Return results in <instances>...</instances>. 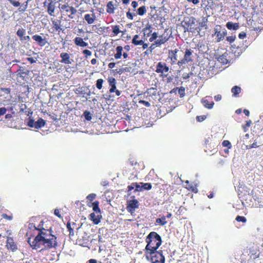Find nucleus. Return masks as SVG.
Returning <instances> with one entry per match:
<instances>
[{"instance_id": "1", "label": "nucleus", "mask_w": 263, "mask_h": 263, "mask_svg": "<svg viewBox=\"0 0 263 263\" xmlns=\"http://www.w3.org/2000/svg\"><path fill=\"white\" fill-rule=\"evenodd\" d=\"M43 221H41L36 227L32 224L30 229L33 228L37 231L36 236L32 240L31 238H28V242L34 249H41L43 250H49L55 248L58 245L57 237L52 234L51 229H46L43 228Z\"/></svg>"}, {"instance_id": "2", "label": "nucleus", "mask_w": 263, "mask_h": 263, "mask_svg": "<svg viewBox=\"0 0 263 263\" xmlns=\"http://www.w3.org/2000/svg\"><path fill=\"white\" fill-rule=\"evenodd\" d=\"M145 241L147 245L144 252L156 251L161 246L162 239L161 236L156 232H151L146 236Z\"/></svg>"}, {"instance_id": "3", "label": "nucleus", "mask_w": 263, "mask_h": 263, "mask_svg": "<svg viewBox=\"0 0 263 263\" xmlns=\"http://www.w3.org/2000/svg\"><path fill=\"white\" fill-rule=\"evenodd\" d=\"M99 202L96 201L92 203H87V205L92 207L93 211L96 212L92 213L89 215V219L95 224H98L100 223L102 215L101 214V210L99 206Z\"/></svg>"}, {"instance_id": "4", "label": "nucleus", "mask_w": 263, "mask_h": 263, "mask_svg": "<svg viewBox=\"0 0 263 263\" xmlns=\"http://www.w3.org/2000/svg\"><path fill=\"white\" fill-rule=\"evenodd\" d=\"M145 253L146 258L149 260L152 263H164L165 257L162 254V251L153 250Z\"/></svg>"}, {"instance_id": "5", "label": "nucleus", "mask_w": 263, "mask_h": 263, "mask_svg": "<svg viewBox=\"0 0 263 263\" xmlns=\"http://www.w3.org/2000/svg\"><path fill=\"white\" fill-rule=\"evenodd\" d=\"M130 49L129 45H125L124 48L121 46H118L116 48V53L114 54V58L116 60L120 59L123 56L124 59H126L128 58V52Z\"/></svg>"}, {"instance_id": "6", "label": "nucleus", "mask_w": 263, "mask_h": 263, "mask_svg": "<svg viewBox=\"0 0 263 263\" xmlns=\"http://www.w3.org/2000/svg\"><path fill=\"white\" fill-rule=\"evenodd\" d=\"M59 8L64 15H67L70 19H73L77 10L72 6H69L68 3L60 5Z\"/></svg>"}, {"instance_id": "7", "label": "nucleus", "mask_w": 263, "mask_h": 263, "mask_svg": "<svg viewBox=\"0 0 263 263\" xmlns=\"http://www.w3.org/2000/svg\"><path fill=\"white\" fill-rule=\"evenodd\" d=\"M169 67L164 62H159L156 66L155 72L160 74L162 77H166L168 75Z\"/></svg>"}, {"instance_id": "8", "label": "nucleus", "mask_w": 263, "mask_h": 263, "mask_svg": "<svg viewBox=\"0 0 263 263\" xmlns=\"http://www.w3.org/2000/svg\"><path fill=\"white\" fill-rule=\"evenodd\" d=\"M46 122L42 118H40L36 121L32 119H29L27 125L30 127H34L35 129H39L45 125Z\"/></svg>"}, {"instance_id": "9", "label": "nucleus", "mask_w": 263, "mask_h": 263, "mask_svg": "<svg viewBox=\"0 0 263 263\" xmlns=\"http://www.w3.org/2000/svg\"><path fill=\"white\" fill-rule=\"evenodd\" d=\"M139 202L137 199H133L127 201L126 204V209L130 214L135 212V210L139 208Z\"/></svg>"}, {"instance_id": "10", "label": "nucleus", "mask_w": 263, "mask_h": 263, "mask_svg": "<svg viewBox=\"0 0 263 263\" xmlns=\"http://www.w3.org/2000/svg\"><path fill=\"white\" fill-rule=\"evenodd\" d=\"M193 51L191 49H186L183 59L179 61L177 64L179 66H182L183 64L192 61V55Z\"/></svg>"}, {"instance_id": "11", "label": "nucleus", "mask_w": 263, "mask_h": 263, "mask_svg": "<svg viewBox=\"0 0 263 263\" xmlns=\"http://www.w3.org/2000/svg\"><path fill=\"white\" fill-rule=\"evenodd\" d=\"M51 21L52 23L51 28L53 32H60V31L62 30L61 24L62 21L61 20L51 18Z\"/></svg>"}, {"instance_id": "12", "label": "nucleus", "mask_w": 263, "mask_h": 263, "mask_svg": "<svg viewBox=\"0 0 263 263\" xmlns=\"http://www.w3.org/2000/svg\"><path fill=\"white\" fill-rule=\"evenodd\" d=\"M48 3L47 5H46V2H44V6H46L47 8V12L49 15L50 16L54 15V11L55 9V3L53 2L52 0H48Z\"/></svg>"}, {"instance_id": "13", "label": "nucleus", "mask_w": 263, "mask_h": 263, "mask_svg": "<svg viewBox=\"0 0 263 263\" xmlns=\"http://www.w3.org/2000/svg\"><path fill=\"white\" fill-rule=\"evenodd\" d=\"M32 39L35 41L37 45L40 46H44L46 44L48 43L47 39L46 37H42L40 35L35 34L32 36Z\"/></svg>"}, {"instance_id": "14", "label": "nucleus", "mask_w": 263, "mask_h": 263, "mask_svg": "<svg viewBox=\"0 0 263 263\" xmlns=\"http://www.w3.org/2000/svg\"><path fill=\"white\" fill-rule=\"evenodd\" d=\"M6 246L8 250L12 252H14L17 249L16 243L14 241L13 239L10 237L7 238Z\"/></svg>"}, {"instance_id": "15", "label": "nucleus", "mask_w": 263, "mask_h": 263, "mask_svg": "<svg viewBox=\"0 0 263 263\" xmlns=\"http://www.w3.org/2000/svg\"><path fill=\"white\" fill-rule=\"evenodd\" d=\"M214 34H213V35H215L216 36V42H219L221 40H223L225 36L227 35V31L225 29H223L222 31H219L218 30L217 28H215L214 29Z\"/></svg>"}, {"instance_id": "16", "label": "nucleus", "mask_w": 263, "mask_h": 263, "mask_svg": "<svg viewBox=\"0 0 263 263\" xmlns=\"http://www.w3.org/2000/svg\"><path fill=\"white\" fill-rule=\"evenodd\" d=\"M178 49L174 50H170L168 51V58L171 60V64L172 65L175 64L177 61V53L178 52Z\"/></svg>"}, {"instance_id": "17", "label": "nucleus", "mask_w": 263, "mask_h": 263, "mask_svg": "<svg viewBox=\"0 0 263 263\" xmlns=\"http://www.w3.org/2000/svg\"><path fill=\"white\" fill-rule=\"evenodd\" d=\"M185 188L190 191L197 193L198 191L197 189L198 184L195 182H190L189 180L185 181Z\"/></svg>"}, {"instance_id": "18", "label": "nucleus", "mask_w": 263, "mask_h": 263, "mask_svg": "<svg viewBox=\"0 0 263 263\" xmlns=\"http://www.w3.org/2000/svg\"><path fill=\"white\" fill-rule=\"evenodd\" d=\"M201 103L203 106L208 109H211L213 108L214 104V102L212 100V98L210 97H206L201 100Z\"/></svg>"}, {"instance_id": "19", "label": "nucleus", "mask_w": 263, "mask_h": 263, "mask_svg": "<svg viewBox=\"0 0 263 263\" xmlns=\"http://www.w3.org/2000/svg\"><path fill=\"white\" fill-rule=\"evenodd\" d=\"M61 60L60 62L65 64H70L72 62V60L70 59V54L66 52H62L60 54Z\"/></svg>"}, {"instance_id": "20", "label": "nucleus", "mask_w": 263, "mask_h": 263, "mask_svg": "<svg viewBox=\"0 0 263 263\" xmlns=\"http://www.w3.org/2000/svg\"><path fill=\"white\" fill-rule=\"evenodd\" d=\"M158 37H159V39L156 40L155 42L156 44L159 46H160L161 45L164 44L168 41L169 39V37L167 36V35H165L164 33Z\"/></svg>"}, {"instance_id": "21", "label": "nucleus", "mask_w": 263, "mask_h": 263, "mask_svg": "<svg viewBox=\"0 0 263 263\" xmlns=\"http://www.w3.org/2000/svg\"><path fill=\"white\" fill-rule=\"evenodd\" d=\"M74 42L76 45L81 47H84L88 46V43L84 42L83 39L80 37H76L74 39Z\"/></svg>"}, {"instance_id": "22", "label": "nucleus", "mask_w": 263, "mask_h": 263, "mask_svg": "<svg viewBox=\"0 0 263 263\" xmlns=\"http://www.w3.org/2000/svg\"><path fill=\"white\" fill-rule=\"evenodd\" d=\"M108 82L109 83V85L111 87L109 91L112 93L115 91V90L116 89V79L113 77L109 78L108 79Z\"/></svg>"}, {"instance_id": "23", "label": "nucleus", "mask_w": 263, "mask_h": 263, "mask_svg": "<svg viewBox=\"0 0 263 263\" xmlns=\"http://www.w3.org/2000/svg\"><path fill=\"white\" fill-rule=\"evenodd\" d=\"M84 20L88 24H92L96 20V16L93 13L91 14H86L84 15Z\"/></svg>"}, {"instance_id": "24", "label": "nucleus", "mask_w": 263, "mask_h": 263, "mask_svg": "<svg viewBox=\"0 0 263 263\" xmlns=\"http://www.w3.org/2000/svg\"><path fill=\"white\" fill-rule=\"evenodd\" d=\"M106 7V12L107 13L109 14H114L115 13L116 8L112 1H109L107 3Z\"/></svg>"}, {"instance_id": "25", "label": "nucleus", "mask_w": 263, "mask_h": 263, "mask_svg": "<svg viewBox=\"0 0 263 263\" xmlns=\"http://www.w3.org/2000/svg\"><path fill=\"white\" fill-rule=\"evenodd\" d=\"M132 43L134 45L138 46L143 44V40L140 39L139 35L136 34L134 36Z\"/></svg>"}, {"instance_id": "26", "label": "nucleus", "mask_w": 263, "mask_h": 263, "mask_svg": "<svg viewBox=\"0 0 263 263\" xmlns=\"http://www.w3.org/2000/svg\"><path fill=\"white\" fill-rule=\"evenodd\" d=\"M226 27L228 29L236 30L239 28V25L237 23H234L232 22H228L226 24Z\"/></svg>"}, {"instance_id": "27", "label": "nucleus", "mask_w": 263, "mask_h": 263, "mask_svg": "<svg viewBox=\"0 0 263 263\" xmlns=\"http://www.w3.org/2000/svg\"><path fill=\"white\" fill-rule=\"evenodd\" d=\"M235 46V45L232 46V48H233L232 51L233 52L235 55L239 56L242 52L243 49L242 47L238 46L236 47Z\"/></svg>"}, {"instance_id": "28", "label": "nucleus", "mask_w": 263, "mask_h": 263, "mask_svg": "<svg viewBox=\"0 0 263 263\" xmlns=\"http://www.w3.org/2000/svg\"><path fill=\"white\" fill-rule=\"evenodd\" d=\"M167 222L165 216H162L161 218H157L156 220V223L161 226H164Z\"/></svg>"}, {"instance_id": "29", "label": "nucleus", "mask_w": 263, "mask_h": 263, "mask_svg": "<svg viewBox=\"0 0 263 263\" xmlns=\"http://www.w3.org/2000/svg\"><path fill=\"white\" fill-rule=\"evenodd\" d=\"M231 91L234 97H237L241 91V88L238 86H235L231 89Z\"/></svg>"}, {"instance_id": "30", "label": "nucleus", "mask_w": 263, "mask_h": 263, "mask_svg": "<svg viewBox=\"0 0 263 263\" xmlns=\"http://www.w3.org/2000/svg\"><path fill=\"white\" fill-rule=\"evenodd\" d=\"M141 184L142 185L140 186L139 191H141L142 190H149L152 187V184L150 183L141 182Z\"/></svg>"}, {"instance_id": "31", "label": "nucleus", "mask_w": 263, "mask_h": 263, "mask_svg": "<svg viewBox=\"0 0 263 263\" xmlns=\"http://www.w3.org/2000/svg\"><path fill=\"white\" fill-rule=\"evenodd\" d=\"M135 187H136V191H139V189L140 187V185H139L136 182H135V183H132L130 185H128L127 188H128V191H131L132 190H133Z\"/></svg>"}, {"instance_id": "32", "label": "nucleus", "mask_w": 263, "mask_h": 263, "mask_svg": "<svg viewBox=\"0 0 263 263\" xmlns=\"http://www.w3.org/2000/svg\"><path fill=\"white\" fill-rule=\"evenodd\" d=\"M112 36L117 35L121 31L120 30V27L119 25H114L112 26Z\"/></svg>"}, {"instance_id": "33", "label": "nucleus", "mask_w": 263, "mask_h": 263, "mask_svg": "<svg viewBox=\"0 0 263 263\" xmlns=\"http://www.w3.org/2000/svg\"><path fill=\"white\" fill-rule=\"evenodd\" d=\"M177 89H178V93L180 97L182 98L185 96V88L183 87H180V88L176 87V88H174L173 90L175 91Z\"/></svg>"}, {"instance_id": "34", "label": "nucleus", "mask_w": 263, "mask_h": 263, "mask_svg": "<svg viewBox=\"0 0 263 263\" xmlns=\"http://www.w3.org/2000/svg\"><path fill=\"white\" fill-rule=\"evenodd\" d=\"M146 12V9L145 6H143L139 8L137 10V13L138 15L142 16Z\"/></svg>"}, {"instance_id": "35", "label": "nucleus", "mask_w": 263, "mask_h": 263, "mask_svg": "<svg viewBox=\"0 0 263 263\" xmlns=\"http://www.w3.org/2000/svg\"><path fill=\"white\" fill-rule=\"evenodd\" d=\"M83 115L85 118V119L87 121H90L92 119L91 115L90 112L87 110H85L84 113Z\"/></svg>"}, {"instance_id": "36", "label": "nucleus", "mask_w": 263, "mask_h": 263, "mask_svg": "<svg viewBox=\"0 0 263 263\" xmlns=\"http://www.w3.org/2000/svg\"><path fill=\"white\" fill-rule=\"evenodd\" d=\"M66 226H67V229L68 230V231L69 232V236H73V235H74L73 229L71 228L70 222H68Z\"/></svg>"}, {"instance_id": "37", "label": "nucleus", "mask_w": 263, "mask_h": 263, "mask_svg": "<svg viewBox=\"0 0 263 263\" xmlns=\"http://www.w3.org/2000/svg\"><path fill=\"white\" fill-rule=\"evenodd\" d=\"M17 35L21 38H22L25 34V30L23 29H19L16 32Z\"/></svg>"}, {"instance_id": "38", "label": "nucleus", "mask_w": 263, "mask_h": 263, "mask_svg": "<svg viewBox=\"0 0 263 263\" xmlns=\"http://www.w3.org/2000/svg\"><path fill=\"white\" fill-rule=\"evenodd\" d=\"M103 80L102 79H98L96 83V87L98 89H101L102 88V84Z\"/></svg>"}, {"instance_id": "39", "label": "nucleus", "mask_w": 263, "mask_h": 263, "mask_svg": "<svg viewBox=\"0 0 263 263\" xmlns=\"http://www.w3.org/2000/svg\"><path fill=\"white\" fill-rule=\"evenodd\" d=\"M235 220L238 222H242L243 223H245L247 221V219L244 216H237Z\"/></svg>"}, {"instance_id": "40", "label": "nucleus", "mask_w": 263, "mask_h": 263, "mask_svg": "<svg viewBox=\"0 0 263 263\" xmlns=\"http://www.w3.org/2000/svg\"><path fill=\"white\" fill-rule=\"evenodd\" d=\"M96 197V195L94 193H91V194H89L87 197H86V199H87V200L89 201L90 203H91V202L92 201H93L95 198Z\"/></svg>"}, {"instance_id": "41", "label": "nucleus", "mask_w": 263, "mask_h": 263, "mask_svg": "<svg viewBox=\"0 0 263 263\" xmlns=\"http://www.w3.org/2000/svg\"><path fill=\"white\" fill-rule=\"evenodd\" d=\"M208 20L205 17H203L202 21L199 23V26L200 27H204L207 25Z\"/></svg>"}, {"instance_id": "42", "label": "nucleus", "mask_w": 263, "mask_h": 263, "mask_svg": "<svg viewBox=\"0 0 263 263\" xmlns=\"http://www.w3.org/2000/svg\"><path fill=\"white\" fill-rule=\"evenodd\" d=\"M158 34H157V33L155 32L154 33H153L152 34V36H151V37L149 39V41L151 42H153L154 41H156L157 38L158 37Z\"/></svg>"}, {"instance_id": "43", "label": "nucleus", "mask_w": 263, "mask_h": 263, "mask_svg": "<svg viewBox=\"0 0 263 263\" xmlns=\"http://www.w3.org/2000/svg\"><path fill=\"white\" fill-rule=\"evenodd\" d=\"M222 145L223 147H227L229 148L231 147V144L228 140H224L222 143Z\"/></svg>"}, {"instance_id": "44", "label": "nucleus", "mask_w": 263, "mask_h": 263, "mask_svg": "<svg viewBox=\"0 0 263 263\" xmlns=\"http://www.w3.org/2000/svg\"><path fill=\"white\" fill-rule=\"evenodd\" d=\"M1 91L4 92L7 95H10L11 93V88H3L2 87L0 88Z\"/></svg>"}, {"instance_id": "45", "label": "nucleus", "mask_w": 263, "mask_h": 263, "mask_svg": "<svg viewBox=\"0 0 263 263\" xmlns=\"http://www.w3.org/2000/svg\"><path fill=\"white\" fill-rule=\"evenodd\" d=\"M82 52L83 54L85 55V57L86 58H87L88 57L90 56L91 55V52L88 49L84 50Z\"/></svg>"}, {"instance_id": "46", "label": "nucleus", "mask_w": 263, "mask_h": 263, "mask_svg": "<svg viewBox=\"0 0 263 263\" xmlns=\"http://www.w3.org/2000/svg\"><path fill=\"white\" fill-rule=\"evenodd\" d=\"M259 146V145L257 144V142H255L253 143L251 145H247V148L248 149H251L252 148L258 147Z\"/></svg>"}, {"instance_id": "47", "label": "nucleus", "mask_w": 263, "mask_h": 263, "mask_svg": "<svg viewBox=\"0 0 263 263\" xmlns=\"http://www.w3.org/2000/svg\"><path fill=\"white\" fill-rule=\"evenodd\" d=\"M206 119V116L205 115L202 116H198L196 117V120L198 122H202Z\"/></svg>"}, {"instance_id": "48", "label": "nucleus", "mask_w": 263, "mask_h": 263, "mask_svg": "<svg viewBox=\"0 0 263 263\" xmlns=\"http://www.w3.org/2000/svg\"><path fill=\"white\" fill-rule=\"evenodd\" d=\"M156 46H159V45H157V44H156V42L155 41L154 43L152 44L151 46L148 48V49L152 53L153 51L155 49Z\"/></svg>"}, {"instance_id": "49", "label": "nucleus", "mask_w": 263, "mask_h": 263, "mask_svg": "<svg viewBox=\"0 0 263 263\" xmlns=\"http://www.w3.org/2000/svg\"><path fill=\"white\" fill-rule=\"evenodd\" d=\"M236 39L235 36H229L227 37V41L230 42V43H233Z\"/></svg>"}, {"instance_id": "50", "label": "nucleus", "mask_w": 263, "mask_h": 263, "mask_svg": "<svg viewBox=\"0 0 263 263\" xmlns=\"http://www.w3.org/2000/svg\"><path fill=\"white\" fill-rule=\"evenodd\" d=\"M139 103L140 104L144 105L146 107H149L151 106V104L148 102L144 101V100H139Z\"/></svg>"}, {"instance_id": "51", "label": "nucleus", "mask_w": 263, "mask_h": 263, "mask_svg": "<svg viewBox=\"0 0 263 263\" xmlns=\"http://www.w3.org/2000/svg\"><path fill=\"white\" fill-rule=\"evenodd\" d=\"M135 15V14H133V13H130L129 11L126 12V17L127 18L133 20L134 18V15Z\"/></svg>"}, {"instance_id": "52", "label": "nucleus", "mask_w": 263, "mask_h": 263, "mask_svg": "<svg viewBox=\"0 0 263 263\" xmlns=\"http://www.w3.org/2000/svg\"><path fill=\"white\" fill-rule=\"evenodd\" d=\"M6 111H7V109L5 107H1L0 108V116L5 114Z\"/></svg>"}, {"instance_id": "53", "label": "nucleus", "mask_w": 263, "mask_h": 263, "mask_svg": "<svg viewBox=\"0 0 263 263\" xmlns=\"http://www.w3.org/2000/svg\"><path fill=\"white\" fill-rule=\"evenodd\" d=\"M10 3L14 7H18L20 5V3L18 1L12 0Z\"/></svg>"}, {"instance_id": "54", "label": "nucleus", "mask_w": 263, "mask_h": 263, "mask_svg": "<svg viewBox=\"0 0 263 263\" xmlns=\"http://www.w3.org/2000/svg\"><path fill=\"white\" fill-rule=\"evenodd\" d=\"M54 214L55 215H56L58 217L62 218V216L60 214V211L58 209L54 210Z\"/></svg>"}, {"instance_id": "55", "label": "nucleus", "mask_w": 263, "mask_h": 263, "mask_svg": "<svg viewBox=\"0 0 263 263\" xmlns=\"http://www.w3.org/2000/svg\"><path fill=\"white\" fill-rule=\"evenodd\" d=\"M238 37L240 39H243L246 37V33L245 32H242L238 34Z\"/></svg>"}, {"instance_id": "56", "label": "nucleus", "mask_w": 263, "mask_h": 263, "mask_svg": "<svg viewBox=\"0 0 263 263\" xmlns=\"http://www.w3.org/2000/svg\"><path fill=\"white\" fill-rule=\"evenodd\" d=\"M116 63L115 62H110L108 64V67L109 69H112L116 66Z\"/></svg>"}, {"instance_id": "57", "label": "nucleus", "mask_w": 263, "mask_h": 263, "mask_svg": "<svg viewBox=\"0 0 263 263\" xmlns=\"http://www.w3.org/2000/svg\"><path fill=\"white\" fill-rule=\"evenodd\" d=\"M20 40L23 41H29L30 40V37L28 35L27 36H24L22 38L20 39Z\"/></svg>"}, {"instance_id": "58", "label": "nucleus", "mask_w": 263, "mask_h": 263, "mask_svg": "<svg viewBox=\"0 0 263 263\" xmlns=\"http://www.w3.org/2000/svg\"><path fill=\"white\" fill-rule=\"evenodd\" d=\"M221 96L220 95H217L214 96V99L216 101H219L221 99Z\"/></svg>"}, {"instance_id": "59", "label": "nucleus", "mask_w": 263, "mask_h": 263, "mask_svg": "<svg viewBox=\"0 0 263 263\" xmlns=\"http://www.w3.org/2000/svg\"><path fill=\"white\" fill-rule=\"evenodd\" d=\"M138 5V2L136 1H133L132 3V6L135 9Z\"/></svg>"}, {"instance_id": "60", "label": "nucleus", "mask_w": 263, "mask_h": 263, "mask_svg": "<svg viewBox=\"0 0 263 263\" xmlns=\"http://www.w3.org/2000/svg\"><path fill=\"white\" fill-rule=\"evenodd\" d=\"M141 45L142 46V48L143 49H147L148 48V44L144 43L143 41V44H141Z\"/></svg>"}, {"instance_id": "61", "label": "nucleus", "mask_w": 263, "mask_h": 263, "mask_svg": "<svg viewBox=\"0 0 263 263\" xmlns=\"http://www.w3.org/2000/svg\"><path fill=\"white\" fill-rule=\"evenodd\" d=\"M18 74H18V75H20V77L22 76V75H23V74H27L26 72H24V71H23V70H22V69H19V70H18Z\"/></svg>"}, {"instance_id": "62", "label": "nucleus", "mask_w": 263, "mask_h": 263, "mask_svg": "<svg viewBox=\"0 0 263 263\" xmlns=\"http://www.w3.org/2000/svg\"><path fill=\"white\" fill-rule=\"evenodd\" d=\"M189 2H192L193 4L196 5L199 3V0H187Z\"/></svg>"}, {"instance_id": "63", "label": "nucleus", "mask_w": 263, "mask_h": 263, "mask_svg": "<svg viewBox=\"0 0 263 263\" xmlns=\"http://www.w3.org/2000/svg\"><path fill=\"white\" fill-rule=\"evenodd\" d=\"M184 208L182 207V206H180V208H179L178 210V213H179V215H181L182 212H183V210H184Z\"/></svg>"}, {"instance_id": "64", "label": "nucleus", "mask_w": 263, "mask_h": 263, "mask_svg": "<svg viewBox=\"0 0 263 263\" xmlns=\"http://www.w3.org/2000/svg\"><path fill=\"white\" fill-rule=\"evenodd\" d=\"M144 55H148L149 54H151L152 52L149 49L147 48L145 51L144 52Z\"/></svg>"}]
</instances>
